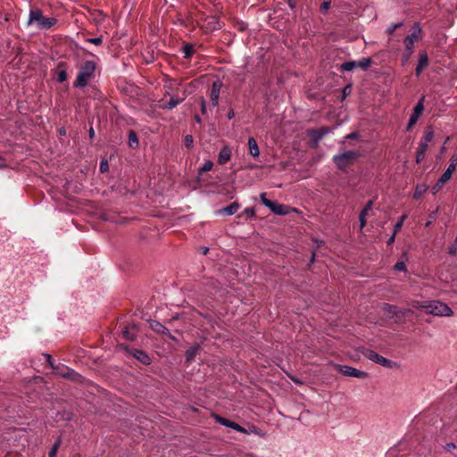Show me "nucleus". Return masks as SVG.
<instances>
[{
    "mask_svg": "<svg viewBox=\"0 0 457 457\" xmlns=\"http://www.w3.org/2000/svg\"><path fill=\"white\" fill-rule=\"evenodd\" d=\"M58 447H59V444H58V443H56V444L53 446V448L51 449V451H50V453H49V457H55Z\"/></svg>",
    "mask_w": 457,
    "mask_h": 457,
    "instance_id": "43",
    "label": "nucleus"
},
{
    "mask_svg": "<svg viewBox=\"0 0 457 457\" xmlns=\"http://www.w3.org/2000/svg\"><path fill=\"white\" fill-rule=\"evenodd\" d=\"M365 357L376 363L380 364L383 367L391 368L393 367V361L390 360L378 354L376 352L372 350H367L364 353Z\"/></svg>",
    "mask_w": 457,
    "mask_h": 457,
    "instance_id": "8",
    "label": "nucleus"
},
{
    "mask_svg": "<svg viewBox=\"0 0 457 457\" xmlns=\"http://www.w3.org/2000/svg\"><path fill=\"white\" fill-rule=\"evenodd\" d=\"M94 135H95L94 129H93V128H91L90 130H89V136H90V137H93Z\"/></svg>",
    "mask_w": 457,
    "mask_h": 457,
    "instance_id": "55",
    "label": "nucleus"
},
{
    "mask_svg": "<svg viewBox=\"0 0 457 457\" xmlns=\"http://www.w3.org/2000/svg\"><path fill=\"white\" fill-rule=\"evenodd\" d=\"M357 157V154L353 151H345L344 153L335 155L333 161L336 165L343 170L346 168L349 163Z\"/></svg>",
    "mask_w": 457,
    "mask_h": 457,
    "instance_id": "4",
    "label": "nucleus"
},
{
    "mask_svg": "<svg viewBox=\"0 0 457 457\" xmlns=\"http://www.w3.org/2000/svg\"><path fill=\"white\" fill-rule=\"evenodd\" d=\"M245 212L248 215H251V216H253L254 215V211L253 208H248V209H245Z\"/></svg>",
    "mask_w": 457,
    "mask_h": 457,
    "instance_id": "47",
    "label": "nucleus"
},
{
    "mask_svg": "<svg viewBox=\"0 0 457 457\" xmlns=\"http://www.w3.org/2000/svg\"><path fill=\"white\" fill-rule=\"evenodd\" d=\"M422 112H423V103L421 100L417 104V105L414 108L413 113L410 117L407 129H411V127L416 124V122L418 121V119L420 116V114L422 113Z\"/></svg>",
    "mask_w": 457,
    "mask_h": 457,
    "instance_id": "13",
    "label": "nucleus"
},
{
    "mask_svg": "<svg viewBox=\"0 0 457 457\" xmlns=\"http://www.w3.org/2000/svg\"><path fill=\"white\" fill-rule=\"evenodd\" d=\"M426 152H423L421 150H417V155H416V162L420 163L423 159Z\"/></svg>",
    "mask_w": 457,
    "mask_h": 457,
    "instance_id": "37",
    "label": "nucleus"
},
{
    "mask_svg": "<svg viewBox=\"0 0 457 457\" xmlns=\"http://www.w3.org/2000/svg\"><path fill=\"white\" fill-rule=\"evenodd\" d=\"M260 197H261L262 203L275 214L285 215V214L288 213L287 206H286L284 204H278V203H274V202L267 199L265 193H262Z\"/></svg>",
    "mask_w": 457,
    "mask_h": 457,
    "instance_id": "5",
    "label": "nucleus"
},
{
    "mask_svg": "<svg viewBox=\"0 0 457 457\" xmlns=\"http://www.w3.org/2000/svg\"><path fill=\"white\" fill-rule=\"evenodd\" d=\"M213 167V163L212 161H205L204 163L203 164V166L200 168L199 170V173H202V172H204V171H209L212 169Z\"/></svg>",
    "mask_w": 457,
    "mask_h": 457,
    "instance_id": "30",
    "label": "nucleus"
},
{
    "mask_svg": "<svg viewBox=\"0 0 457 457\" xmlns=\"http://www.w3.org/2000/svg\"><path fill=\"white\" fill-rule=\"evenodd\" d=\"M407 218V215L406 214H403L400 219L399 220L395 223V227H394V231H395V234H396L403 227V224L404 222V220Z\"/></svg>",
    "mask_w": 457,
    "mask_h": 457,
    "instance_id": "31",
    "label": "nucleus"
},
{
    "mask_svg": "<svg viewBox=\"0 0 457 457\" xmlns=\"http://www.w3.org/2000/svg\"><path fill=\"white\" fill-rule=\"evenodd\" d=\"M200 105H201L202 114L206 115L207 114V105H206L205 99L204 97L200 98Z\"/></svg>",
    "mask_w": 457,
    "mask_h": 457,
    "instance_id": "35",
    "label": "nucleus"
},
{
    "mask_svg": "<svg viewBox=\"0 0 457 457\" xmlns=\"http://www.w3.org/2000/svg\"><path fill=\"white\" fill-rule=\"evenodd\" d=\"M195 352H196V349L192 350V351H188V352L187 353V359L192 358V357L195 354Z\"/></svg>",
    "mask_w": 457,
    "mask_h": 457,
    "instance_id": "48",
    "label": "nucleus"
},
{
    "mask_svg": "<svg viewBox=\"0 0 457 457\" xmlns=\"http://www.w3.org/2000/svg\"><path fill=\"white\" fill-rule=\"evenodd\" d=\"M395 235H396V234H395V232H394V233H393V235L388 238V240H387V244H388V245H391V244H393V243H394L395 238Z\"/></svg>",
    "mask_w": 457,
    "mask_h": 457,
    "instance_id": "49",
    "label": "nucleus"
},
{
    "mask_svg": "<svg viewBox=\"0 0 457 457\" xmlns=\"http://www.w3.org/2000/svg\"><path fill=\"white\" fill-rule=\"evenodd\" d=\"M130 353L143 364L148 365L151 363L150 357L142 350L134 349Z\"/></svg>",
    "mask_w": 457,
    "mask_h": 457,
    "instance_id": "15",
    "label": "nucleus"
},
{
    "mask_svg": "<svg viewBox=\"0 0 457 457\" xmlns=\"http://www.w3.org/2000/svg\"><path fill=\"white\" fill-rule=\"evenodd\" d=\"M449 446H450V448H453V447H454V445L452 444V445H449Z\"/></svg>",
    "mask_w": 457,
    "mask_h": 457,
    "instance_id": "56",
    "label": "nucleus"
},
{
    "mask_svg": "<svg viewBox=\"0 0 457 457\" xmlns=\"http://www.w3.org/2000/svg\"><path fill=\"white\" fill-rule=\"evenodd\" d=\"M356 137V134L355 133H351L349 135L346 136V138H353Z\"/></svg>",
    "mask_w": 457,
    "mask_h": 457,
    "instance_id": "54",
    "label": "nucleus"
},
{
    "mask_svg": "<svg viewBox=\"0 0 457 457\" xmlns=\"http://www.w3.org/2000/svg\"><path fill=\"white\" fill-rule=\"evenodd\" d=\"M213 418L215 419V420L222 425V426H225L227 428H233L235 429L236 431H238V432H241V433H244V434H247V430L245 428H244L243 427H241L240 425H238L237 423H235L233 421H230L225 418H222L219 415H213Z\"/></svg>",
    "mask_w": 457,
    "mask_h": 457,
    "instance_id": "9",
    "label": "nucleus"
},
{
    "mask_svg": "<svg viewBox=\"0 0 457 457\" xmlns=\"http://www.w3.org/2000/svg\"><path fill=\"white\" fill-rule=\"evenodd\" d=\"M238 209H239V204L237 203L234 202L230 205L220 210V212L227 214V215H233L234 213H236L237 212Z\"/></svg>",
    "mask_w": 457,
    "mask_h": 457,
    "instance_id": "21",
    "label": "nucleus"
},
{
    "mask_svg": "<svg viewBox=\"0 0 457 457\" xmlns=\"http://www.w3.org/2000/svg\"><path fill=\"white\" fill-rule=\"evenodd\" d=\"M455 241L457 242V235H456V237H455Z\"/></svg>",
    "mask_w": 457,
    "mask_h": 457,
    "instance_id": "58",
    "label": "nucleus"
},
{
    "mask_svg": "<svg viewBox=\"0 0 457 457\" xmlns=\"http://www.w3.org/2000/svg\"><path fill=\"white\" fill-rule=\"evenodd\" d=\"M185 145L187 147H190L193 145V137L191 135H187L185 137Z\"/></svg>",
    "mask_w": 457,
    "mask_h": 457,
    "instance_id": "41",
    "label": "nucleus"
},
{
    "mask_svg": "<svg viewBox=\"0 0 457 457\" xmlns=\"http://www.w3.org/2000/svg\"><path fill=\"white\" fill-rule=\"evenodd\" d=\"M433 138L434 130L431 128H427L418 149L426 152L428 146V143L431 142Z\"/></svg>",
    "mask_w": 457,
    "mask_h": 457,
    "instance_id": "11",
    "label": "nucleus"
},
{
    "mask_svg": "<svg viewBox=\"0 0 457 457\" xmlns=\"http://www.w3.org/2000/svg\"><path fill=\"white\" fill-rule=\"evenodd\" d=\"M184 53H185V57H189L191 55V54L193 53V47L191 46H184Z\"/></svg>",
    "mask_w": 457,
    "mask_h": 457,
    "instance_id": "40",
    "label": "nucleus"
},
{
    "mask_svg": "<svg viewBox=\"0 0 457 457\" xmlns=\"http://www.w3.org/2000/svg\"><path fill=\"white\" fill-rule=\"evenodd\" d=\"M96 71V63L93 61L85 62L77 75L76 80L74 82V87H84L89 79L94 77Z\"/></svg>",
    "mask_w": 457,
    "mask_h": 457,
    "instance_id": "3",
    "label": "nucleus"
},
{
    "mask_svg": "<svg viewBox=\"0 0 457 457\" xmlns=\"http://www.w3.org/2000/svg\"><path fill=\"white\" fill-rule=\"evenodd\" d=\"M402 26L401 22L395 23L387 29L388 34H393L395 30Z\"/></svg>",
    "mask_w": 457,
    "mask_h": 457,
    "instance_id": "39",
    "label": "nucleus"
},
{
    "mask_svg": "<svg viewBox=\"0 0 457 457\" xmlns=\"http://www.w3.org/2000/svg\"><path fill=\"white\" fill-rule=\"evenodd\" d=\"M370 63H371V61L370 58H362L361 60L357 62L358 67H360L363 70H366L367 68H369Z\"/></svg>",
    "mask_w": 457,
    "mask_h": 457,
    "instance_id": "28",
    "label": "nucleus"
},
{
    "mask_svg": "<svg viewBox=\"0 0 457 457\" xmlns=\"http://www.w3.org/2000/svg\"><path fill=\"white\" fill-rule=\"evenodd\" d=\"M367 214H368V211H366V209L364 208V209L361 212V213H360L359 217H361V218L363 219V218H366Z\"/></svg>",
    "mask_w": 457,
    "mask_h": 457,
    "instance_id": "51",
    "label": "nucleus"
},
{
    "mask_svg": "<svg viewBox=\"0 0 457 457\" xmlns=\"http://www.w3.org/2000/svg\"><path fill=\"white\" fill-rule=\"evenodd\" d=\"M421 35V29L419 24H415L413 27V31L411 35L407 36L403 41L405 48L407 51L412 52L414 43L418 41Z\"/></svg>",
    "mask_w": 457,
    "mask_h": 457,
    "instance_id": "7",
    "label": "nucleus"
},
{
    "mask_svg": "<svg viewBox=\"0 0 457 457\" xmlns=\"http://www.w3.org/2000/svg\"><path fill=\"white\" fill-rule=\"evenodd\" d=\"M136 329L135 327H133L131 329L126 328L122 331V337L126 340L133 341L136 338V333L134 330Z\"/></svg>",
    "mask_w": 457,
    "mask_h": 457,
    "instance_id": "23",
    "label": "nucleus"
},
{
    "mask_svg": "<svg viewBox=\"0 0 457 457\" xmlns=\"http://www.w3.org/2000/svg\"><path fill=\"white\" fill-rule=\"evenodd\" d=\"M234 116H235V112H234V111H233V110H230V111L228 112V115H227L228 119V120H231V119H233V118H234Z\"/></svg>",
    "mask_w": 457,
    "mask_h": 457,
    "instance_id": "52",
    "label": "nucleus"
},
{
    "mask_svg": "<svg viewBox=\"0 0 457 457\" xmlns=\"http://www.w3.org/2000/svg\"><path fill=\"white\" fill-rule=\"evenodd\" d=\"M456 165H457V154H453V155H452V157L450 159L449 166L447 167V169L445 170V172L441 176L442 181H448L451 179L453 171L456 169Z\"/></svg>",
    "mask_w": 457,
    "mask_h": 457,
    "instance_id": "12",
    "label": "nucleus"
},
{
    "mask_svg": "<svg viewBox=\"0 0 457 457\" xmlns=\"http://www.w3.org/2000/svg\"><path fill=\"white\" fill-rule=\"evenodd\" d=\"M63 63H59L56 71V79L58 82H63L67 79L66 71L62 68Z\"/></svg>",
    "mask_w": 457,
    "mask_h": 457,
    "instance_id": "22",
    "label": "nucleus"
},
{
    "mask_svg": "<svg viewBox=\"0 0 457 457\" xmlns=\"http://www.w3.org/2000/svg\"><path fill=\"white\" fill-rule=\"evenodd\" d=\"M396 271H406V265L403 262H397L394 266Z\"/></svg>",
    "mask_w": 457,
    "mask_h": 457,
    "instance_id": "34",
    "label": "nucleus"
},
{
    "mask_svg": "<svg viewBox=\"0 0 457 457\" xmlns=\"http://www.w3.org/2000/svg\"><path fill=\"white\" fill-rule=\"evenodd\" d=\"M428 65V57L426 53L420 55L419 62L416 67V75H420L422 71Z\"/></svg>",
    "mask_w": 457,
    "mask_h": 457,
    "instance_id": "18",
    "label": "nucleus"
},
{
    "mask_svg": "<svg viewBox=\"0 0 457 457\" xmlns=\"http://www.w3.org/2000/svg\"><path fill=\"white\" fill-rule=\"evenodd\" d=\"M87 41L91 44H94L96 46H99L103 40H102L101 37H97L87 38Z\"/></svg>",
    "mask_w": 457,
    "mask_h": 457,
    "instance_id": "36",
    "label": "nucleus"
},
{
    "mask_svg": "<svg viewBox=\"0 0 457 457\" xmlns=\"http://www.w3.org/2000/svg\"><path fill=\"white\" fill-rule=\"evenodd\" d=\"M358 68L357 62H345L341 64L340 69L344 71H351L354 69Z\"/></svg>",
    "mask_w": 457,
    "mask_h": 457,
    "instance_id": "24",
    "label": "nucleus"
},
{
    "mask_svg": "<svg viewBox=\"0 0 457 457\" xmlns=\"http://www.w3.org/2000/svg\"><path fill=\"white\" fill-rule=\"evenodd\" d=\"M447 181H442V177L438 179L436 184L432 188V193L436 194Z\"/></svg>",
    "mask_w": 457,
    "mask_h": 457,
    "instance_id": "33",
    "label": "nucleus"
},
{
    "mask_svg": "<svg viewBox=\"0 0 457 457\" xmlns=\"http://www.w3.org/2000/svg\"><path fill=\"white\" fill-rule=\"evenodd\" d=\"M337 370L343 374L344 376L347 377H353L358 378H367L368 373L360 370H357L353 367L347 366V365H338Z\"/></svg>",
    "mask_w": 457,
    "mask_h": 457,
    "instance_id": "6",
    "label": "nucleus"
},
{
    "mask_svg": "<svg viewBox=\"0 0 457 457\" xmlns=\"http://www.w3.org/2000/svg\"><path fill=\"white\" fill-rule=\"evenodd\" d=\"M331 2L332 0H323L320 6V10L322 13H326L329 10Z\"/></svg>",
    "mask_w": 457,
    "mask_h": 457,
    "instance_id": "29",
    "label": "nucleus"
},
{
    "mask_svg": "<svg viewBox=\"0 0 457 457\" xmlns=\"http://www.w3.org/2000/svg\"><path fill=\"white\" fill-rule=\"evenodd\" d=\"M208 249H204V253H206Z\"/></svg>",
    "mask_w": 457,
    "mask_h": 457,
    "instance_id": "57",
    "label": "nucleus"
},
{
    "mask_svg": "<svg viewBox=\"0 0 457 457\" xmlns=\"http://www.w3.org/2000/svg\"><path fill=\"white\" fill-rule=\"evenodd\" d=\"M367 214H368V211H366V209L364 208V209L361 212V213H360L359 217H361V218L363 219V218H366Z\"/></svg>",
    "mask_w": 457,
    "mask_h": 457,
    "instance_id": "50",
    "label": "nucleus"
},
{
    "mask_svg": "<svg viewBox=\"0 0 457 457\" xmlns=\"http://www.w3.org/2000/svg\"><path fill=\"white\" fill-rule=\"evenodd\" d=\"M182 101V99H179V98H174V97H171L170 99L169 102H167L164 105V108L166 109H173L174 107H176L180 102Z\"/></svg>",
    "mask_w": 457,
    "mask_h": 457,
    "instance_id": "27",
    "label": "nucleus"
},
{
    "mask_svg": "<svg viewBox=\"0 0 457 457\" xmlns=\"http://www.w3.org/2000/svg\"><path fill=\"white\" fill-rule=\"evenodd\" d=\"M328 133V129L322 128L320 129L317 130H312L310 131L309 135L316 141L318 142L326 134Z\"/></svg>",
    "mask_w": 457,
    "mask_h": 457,
    "instance_id": "20",
    "label": "nucleus"
},
{
    "mask_svg": "<svg viewBox=\"0 0 457 457\" xmlns=\"http://www.w3.org/2000/svg\"><path fill=\"white\" fill-rule=\"evenodd\" d=\"M359 220H360V226H361V228H364L365 225H366V218H361V217H359Z\"/></svg>",
    "mask_w": 457,
    "mask_h": 457,
    "instance_id": "46",
    "label": "nucleus"
},
{
    "mask_svg": "<svg viewBox=\"0 0 457 457\" xmlns=\"http://www.w3.org/2000/svg\"><path fill=\"white\" fill-rule=\"evenodd\" d=\"M56 374L60 377L67 378L71 380H78L79 378L80 377L78 373H76L75 371H73L72 370H70L68 368H64V369L57 370Z\"/></svg>",
    "mask_w": 457,
    "mask_h": 457,
    "instance_id": "17",
    "label": "nucleus"
},
{
    "mask_svg": "<svg viewBox=\"0 0 457 457\" xmlns=\"http://www.w3.org/2000/svg\"><path fill=\"white\" fill-rule=\"evenodd\" d=\"M428 190V187L426 185H418L416 187L415 192H414V198H419L426 191Z\"/></svg>",
    "mask_w": 457,
    "mask_h": 457,
    "instance_id": "26",
    "label": "nucleus"
},
{
    "mask_svg": "<svg viewBox=\"0 0 457 457\" xmlns=\"http://www.w3.org/2000/svg\"><path fill=\"white\" fill-rule=\"evenodd\" d=\"M230 157L231 150L228 145H226L220 151L218 162L220 164H225L230 160Z\"/></svg>",
    "mask_w": 457,
    "mask_h": 457,
    "instance_id": "16",
    "label": "nucleus"
},
{
    "mask_svg": "<svg viewBox=\"0 0 457 457\" xmlns=\"http://www.w3.org/2000/svg\"><path fill=\"white\" fill-rule=\"evenodd\" d=\"M129 145L132 148H135L138 145L137 134L133 130L129 131Z\"/></svg>",
    "mask_w": 457,
    "mask_h": 457,
    "instance_id": "25",
    "label": "nucleus"
},
{
    "mask_svg": "<svg viewBox=\"0 0 457 457\" xmlns=\"http://www.w3.org/2000/svg\"><path fill=\"white\" fill-rule=\"evenodd\" d=\"M151 328L162 335H167L170 339L176 340V338L170 333L169 329L166 328L162 323L156 320H150Z\"/></svg>",
    "mask_w": 457,
    "mask_h": 457,
    "instance_id": "14",
    "label": "nucleus"
},
{
    "mask_svg": "<svg viewBox=\"0 0 457 457\" xmlns=\"http://www.w3.org/2000/svg\"><path fill=\"white\" fill-rule=\"evenodd\" d=\"M413 307L423 310L426 313L434 316L451 317L453 315L452 309L446 303L438 300L416 302Z\"/></svg>",
    "mask_w": 457,
    "mask_h": 457,
    "instance_id": "1",
    "label": "nucleus"
},
{
    "mask_svg": "<svg viewBox=\"0 0 457 457\" xmlns=\"http://www.w3.org/2000/svg\"><path fill=\"white\" fill-rule=\"evenodd\" d=\"M56 23L57 20L55 18L44 16L40 9L35 8L29 10L27 26L35 25L39 30H48L54 27Z\"/></svg>",
    "mask_w": 457,
    "mask_h": 457,
    "instance_id": "2",
    "label": "nucleus"
},
{
    "mask_svg": "<svg viewBox=\"0 0 457 457\" xmlns=\"http://www.w3.org/2000/svg\"><path fill=\"white\" fill-rule=\"evenodd\" d=\"M411 53L412 52L407 51V53L403 54V63H406L409 61Z\"/></svg>",
    "mask_w": 457,
    "mask_h": 457,
    "instance_id": "44",
    "label": "nucleus"
},
{
    "mask_svg": "<svg viewBox=\"0 0 457 457\" xmlns=\"http://www.w3.org/2000/svg\"><path fill=\"white\" fill-rule=\"evenodd\" d=\"M108 170V162L106 160H102L100 162V171L104 173Z\"/></svg>",
    "mask_w": 457,
    "mask_h": 457,
    "instance_id": "38",
    "label": "nucleus"
},
{
    "mask_svg": "<svg viewBox=\"0 0 457 457\" xmlns=\"http://www.w3.org/2000/svg\"><path fill=\"white\" fill-rule=\"evenodd\" d=\"M382 310H383V312H385L386 313H393V314L396 313V308L388 303H385L382 307Z\"/></svg>",
    "mask_w": 457,
    "mask_h": 457,
    "instance_id": "32",
    "label": "nucleus"
},
{
    "mask_svg": "<svg viewBox=\"0 0 457 457\" xmlns=\"http://www.w3.org/2000/svg\"><path fill=\"white\" fill-rule=\"evenodd\" d=\"M372 206H373V202L372 201H369L366 205H365V209L366 211H370L372 209Z\"/></svg>",
    "mask_w": 457,
    "mask_h": 457,
    "instance_id": "45",
    "label": "nucleus"
},
{
    "mask_svg": "<svg viewBox=\"0 0 457 457\" xmlns=\"http://www.w3.org/2000/svg\"><path fill=\"white\" fill-rule=\"evenodd\" d=\"M248 146L250 154L253 157H258L260 155L259 147L256 140L253 137H250L248 139Z\"/></svg>",
    "mask_w": 457,
    "mask_h": 457,
    "instance_id": "19",
    "label": "nucleus"
},
{
    "mask_svg": "<svg viewBox=\"0 0 457 457\" xmlns=\"http://www.w3.org/2000/svg\"><path fill=\"white\" fill-rule=\"evenodd\" d=\"M195 120L197 123H201V122H202L201 118H200V117H199V115H197V114L195 116Z\"/></svg>",
    "mask_w": 457,
    "mask_h": 457,
    "instance_id": "53",
    "label": "nucleus"
},
{
    "mask_svg": "<svg viewBox=\"0 0 457 457\" xmlns=\"http://www.w3.org/2000/svg\"><path fill=\"white\" fill-rule=\"evenodd\" d=\"M221 83L220 81H214L212 84L210 98H211V105L215 107L219 104V97L220 93Z\"/></svg>",
    "mask_w": 457,
    "mask_h": 457,
    "instance_id": "10",
    "label": "nucleus"
},
{
    "mask_svg": "<svg viewBox=\"0 0 457 457\" xmlns=\"http://www.w3.org/2000/svg\"><path fill=\"white\" fill-rule=\"evenodd\" d=\"M449 253L451 255H455L457 253V242L455 241L453 245H451L449 249Z\"/></svg>",
    "mask_w": 457,
    "mask_h": 457,
    "instance_id": "42",
    "label": "nucleus"
}]
</instances>
